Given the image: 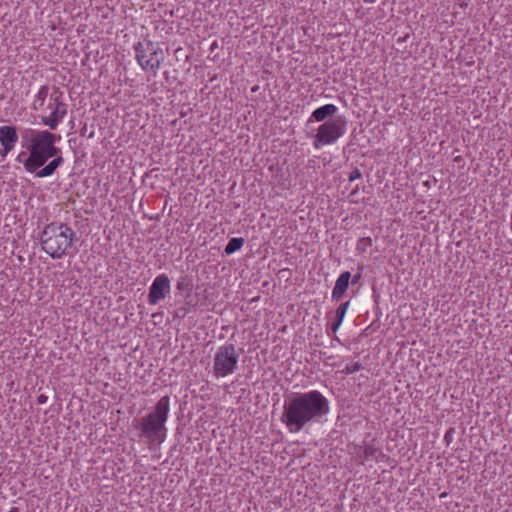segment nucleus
I'll return each instance as SVG.
<instances>
[{
    "mask_svg": "<svg viewBox=\"0 0 512 512\" xmlns=\"http://www.w3.org/2000/svg\"><path fill=\"white\" fill-rule=\"evenodd\" d=\"M46 400H47V397H46V396H44V395H40V396L38 397V403H40V404L45 403V402H46Z\"/></svg>",
    "mask_w": 512,
    "mask_h": 512,
    "instance_id": "412c9836",
    "label": "nucleus"
},
{
    "mask_svg": "<svg viewBox=\"0 0 512 512\" xmlns=\"http://www.w3.org/2000/svg\"><path fill=\"white\" fill-rule=\"evenodd\" d=\"M67 113V105L60 100L59 97L55 98V108L49 116L42 117L44 125L48 126L51 130H55L58 124L63 120Z\"/></svg>",
    "mask_w": 512,
    "mask_h": 512,
    "instance_id": "1a4fd4ad",
    "label": "nucleus"
},
{
    "mask_svg": "<svg viewBox=\"0 0 512 512\" xmlns=\"http://www.w3.org/2000/svg\"><path fill=\"white\" fill-rule=\"evenodd\" d=\"M362 365L359 363V362H354V363H351V364H347L344 368V372L346 374H353L355 372H358L362 369Z\"/></svg>",
    "mask_w": 512,
    "mask_h": 512,
    "instance_id": "dca6fc26",
    "label": "nucleus"
},
{
    "mask_svg": "<svg viewBox=\"0 0 512 512\" xmlns=\"http://www.w3.org/2000/svg\"><path fill=\"white\" fill-rule=\"evenodd\" d=\"M362 177L361 171L355 167L352 172L349 174L348 179L349 181L353 182L356 179H360Z\"/></svg>",
    "mask_w": 512,
    "mask_h": 512,
    "instance_id": "a211bd4d",
    "label": "nucleus"
},
{
    "mask_svg": "<svg viewBox=\"0 0 512 512\" xmlns=\"http://www.w3.org/2000/svg\"><path fill=\"white\" fill-rule=\"evenodd\" d=\"M17 141L18 135L14 126L0 127V143L5 148V152H10L13 150Z\"/></svg>",
    "mask_w": 512,
    "mask_h": 512,
    "instance_id": "9d476101",
    "label": "nucleus"
},
{
    "mask_svg": "<svg viewBox=\"0 0 512 512\" xmlns=\"http://www.w3.org/2000/svg\"><path fill=\"white\" fill-rule=\"evenodd\" d=\"M240 354L233 344H224L215 352L213 359V374L216 378H223L235 372Z\"/></svg>",
    "mask_w": 512,
    "mask_h": 512,
    "instance_id": "423d86ee",
    "label": "nucleus"
},
{
    "mask_svg": "<svg viewBox=\"0 0 512 512\" xmlns=\"http://www.w3.org/2000/svg\"><path fill=\"white\" fill-rule=\"evenodd\" d=\"M169 413L170 397L163 396L151 412L140 420H134L133 426L139 431L140 438H143L150 447L160 445L166 440Z\"/></svg>",
    "mask_w": 512,
    "mask_h": 512,
    "instance_id": "7ed1b4c3",
    "label": "nucleus"
},
{
    "mask_svg": "<svg viewBox=\"0 0 512 512\" xmlns=\"http://www.w3.org/2000/svg\"><path fill=\"white\" fill-rule=\"evenodd\" d=\"M349 304L350 302L347 301L345 303H342L336 310V320H338L339 322H343V319L345 317V314L347 312V309L349 307Z\"/></svg>",
    "mask_w": 512,
    "mask_h": 512,
    "instance_id": "2eb2a0df",
    "label": "nucleus"
},
{
    "mask_svg": "<svg viewBox=\"0 0 512 512\" xmlns=\"http://www.w3.org/2000/svg\"><path fill=\"white\" fill-rule=\"evenodd\" d=\"M329 400L318 390L293 393L284 400L280 420L290 433L321 423L329 414Z\"/></svg>",
    "mask_w": 512,
    "mask_h": 512,
    "instance_id": "f03ea898",
    "label": "nucleus"
},
{
    "mask_svg": "<svg viewBox=\"0 0 512 512\" xmlns=\"http://www.w3.org/2000/svg\"><path fill=\"white\" fill-rule=\"evenodd\" d=\"M341 322H339L338 320H336L332 325H331V330L335 333L339 327L341 326Z\"/></svg>",
    "mask_w": 512,
    "mask_h": 512,
    "instance_id": "6ab92c4d",
    "label": "nucleus"
},
{
    "mask_svg": "<svg viewBox=\"0 0 512 512\" xmlns=\"http://www.w3.org/2000/svg\"><path fill=\"white\" fill-rule=\"evenodd\" d=\"M346 122L342 117L328 120L321 124L315 135L314 147L319 148L321 145L332 144L337 141L345 133Z\"/></svg>",
    "mask_w": 512,
    "mask_h": 512,
    "instance_id": "0eeeda50",
    "label": "nucleus"
},
{
    "mask_svg": "<svg viewBox=\"0 0 512 512\" xmlns=\"http://www.w3.org/2000/svg\"><path fill=\"white\" fill-rule=\"evenodd\" d=\"M136 59L145 71L156 72L164 61V52L158 43L149 39L138 42L135 46Z\"/></svg>",
    "mask_w": 512,
    "mask_h": 512,
    "instance_id": "39448f33",
    "label": "nucleus"
},
{
    "mask_svg": "<svg viewBox=\"0 0 512 512\" xmlns=\"http://www.w3.org/2000/svg\"><path fill=\"white\" fill-rule=\"evenodd\" d=\"M171 291L170 280L167 275L160 274L152 282L149 288L148 302L151 305L158 304Z\"/></svg>",
    "mask_w": 512,
    "mask_h": 512,
    "instance_id": "6e6552de",
    "label": "nucleus"
},
{
    "mask_svg": "<svg viewBox=\"0 0 512 512\" xmlns=\"http://www.w3.org/2000/svg\"><path fill=\"white\" fill-rule=\"evenodd\" d=\"M22 147L29 152L23 161L25 170L38 178L52 176L64 163L61 151L55 146L60 136L47 130L24 129L21 132Z\"/></svg>",
    "mask_w": 512,
    "mask_h": 512,
    "instance_id": "f257e3e1",
    "label": "nucleus"
},
{
    "mask_svg": "<svg viewBox=\"0 0 512 512\" xmlns=\"http://www.w3.org/2000/svg\"><path fill=\"white\" fill-rule=\"evenodd\" d=\"M337 112V107L333 104H326L315 109L312 112V117L318 121H324L327 117L333 116Z\"/></svg>",
    "mask_w": 512,
    "mask_h": 512,
    "instance_id": "f8f14e48",
    "label": "nucleus"
},
{
    "mask_svg": "<svg viewBox=\"0 0 512 512\" xmlns=\"http://www.w3.org/2000/svg\"><path fill=\"white\" fill-rule=\"evenodd\" d=\"M25 155H26V153L22 152L21 154H19L17 160L21 162L22 161V157L25 156Z\"/></svg>",
    "mask_w": 512,
    "mask_h": 512,
    "instance_id": "4be33fe9",
    "label": "nucleus"
},
{
    "mask_svg": "<svg viewBox=\"0 0 512 512\" xmlns=\"http://www.w3.org/2000/svg\"><path fill=\"white\" fill-rule=\"evenodd\" d=\"M48 94V87L42 86L37 94V99L41 101V104L45 101Z\"/></svg>",
    "mask_w": 512,
    "mask_h": 512,
    "instance_id": "f3484780",
    "label": "nucleus"
},
{
    "mask_svg": "<svg viewBox=\"0 0 512 512\" xmlns=\"http://www.w3.org/2000/svg\"><path fill=\"white\" fill-rule=\"evenodd\" d=\"M360 278H361V273H358V274L354 275L353 278H352V284L358 283Z\"/></svg>",
    "mask_w": 512,
    "mask_h": 512,
    "instance_id": "aec40b11",
    "label": "nucleus"
},
{
    "mask_svg": "<svg viewBox=\"0 0 512 512\" xmlns=\"http://www.w3.org/2000/svg\"><path fill=\"white\" fill-rule=\"evenodd\" d=\"M72 235L68 226H45L41 235L43 249L53 258H59L70 247Z\"/></svg>",
    "mask_w": 512,
    "mask_h": 512,
    "instance_id": "20e7f679",
    "label": "nucleus"
},
{
    "mask_svg": "<svg viewBox=\"0 0 512 512\" xmlns=\"http://www.w3.org/2000/svg\"><path fill=\"white\" fill-rule=\"evenodd\" d=\"M350 279L351 274L349 271H344L339 275L332 290V300H339L343 296L348 289Z\"/></svg>",
    "mask_w": 512,
    "mask_h": 512,
    "instance_id": "9b49d317",
    "label": "nucleus"
},
{
    "mask_svg": "<svg viewBox=\"0 0 512 512\" xmlns=\"http://www.w3.org/2000/svg\"><path fill=\"white\" fill-rule=\"evenodd\" d=\"M244 244V239L239 237H234V238H231L228 242V244L226 245L225 249H224V252L227 254V255H231L233 253H235L236 251H238Z\"/></svg>",
    "mask_w": 512,
    "mask_h": 512,
    "instance_id": "4468645a",
    "label": "nucleus"
},
{
    "mask_svg": "<svg viewBox=\"0 0 512 512\" xmlns=\"http://www.w3.org/2000/svg\"><path fill=\"white\" fill-rule=\"evenodd\" d=\"M9 152H5V148L3 147V150L0 152V155L2 157H5Z\"/></svg>",
    "mask_w": 512,
    "mask_h": 512,
    "instance_id": "5701e85b",
    "label": "nucleus"
},
{
    "mask_svg": "<svg viewBox=\"0 0 512 512\" xmlns=\"http://www.w3.org/2000/svg\"><path fill=\"white\" fill-rule=\"evenodd\" d=\"M377 448L372 443H365L362 454L359 455L360 463H364L365 461H368L370 459H373L376 455Z\"/></svg>",
    "mask_w": 512,
    "mask_h": 512,
    "instance_id": "ddd939ff",
    "label": "nucleus"
}]
</instances>
